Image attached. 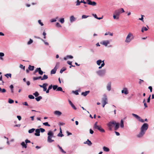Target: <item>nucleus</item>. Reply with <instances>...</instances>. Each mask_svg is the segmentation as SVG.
<instances>
[{"mask_svg":"<svg viewBox=\"0 0 154 154\" xmlns=\"http://www.w3.org/2000/svg\"><path fill=\"white\" fill-rule=\"evenodd\" d=\"M97 124V122H96L95 123L93 127L94 129H97L102 133H104L105 132V130L101 127V126L98 125Z\"/></svg>","mask_w":154,"mask_h":154,"instance_id":"obj_1","label":"nucleus"},{"mask_svg":"<svg viewBox=\"0 0 154 154\" xmlns=\"http://www.w3.org/2000/svg\"><path fill=\"white\" fill-rule=\"evenodd\" d=\"M134 38V37L133 34L131 32H129L126 37L125 42L127 43H129Z\"/></svg>","mask_w":154,"mask_h":154,"instance_id":"obj_2","label":"nucleus"},{"mask_svg":"<svg viewBox=\"0 0 154 154\" xmlns=\"http://www.w3.org/2000/svg\"><path fill=\"white\" fill-rule=\"evenodd\" d=\"M48 137L47 140L49 143H51L54 141V140L51 139L52 137L54 136V134L52 131H48Z\"/></svg>","mask_w":154,"mask_h":154,"instance_id":"obj_3","label":"nucleus"},{"mask_svg":"<svg viewBox=\"0 0 154 154\" xmlns=\"http://www.w3.org/2000/svg\"><path fill=\"white\" fill-rule=\"evenodd\" d=\"M116 122L115 121H112L109 122L107 124L109 129L110 131H112V128L116 124Z\"/></svg>","mask_w":154,"mask_h":154,"instance_id":"obj_4","label":"nucleus"},{"mask_svg":"<svg viewBox=\"0 0 154 154\" xmlns=\"http://www.w3.org/2000/svg\"><path fill=\"white\" fill-rule=\"evenodd\" d=\"M148 125L146 123H144L141 127L140 130L145 132L148 128Z\"/></svg>","mask_w":154,"mask_h":154,"instance_id":"obj_5","label":"nucleus"},{"mask_svg":"<svg viewBox=\"0 0 154 154\" xmlns=\"http://www.w3.org/2000/svg\"><path fill=\"white\" fill-rule=\"evenodd\" d=\"M132 115L133 116H134V117L136 118V119H138V120L139 121H140L142 122H144V120L143 119H141V118L138 115H137L134 114V113H132Z\"/></svg>","mask_w":154,"mask_h":154,"instance_id":"obj_6","label":"nucleus"},{"mask_svg":"<svg viewBox=\"0 0 154 154\" xmlns=\"http://www.w3.org/2000/svg\"><path fill=\"white\" fill-rule=\"evenodd\" d=\"M105 72L106 70L105 69L99 70L97 72V74L100 76L103 75L105 74Z\"/></svg>","mask_w":154,"mask_h":154,"instance_id":"obj_7","label":"nucleus"},{"mask_svg":"<svg viewBox=\"0 0 154 154\" xmlns=\"http://www.w3.org/2000/svg\"><path fill=\"white\" fill-rule=\"evenodd\" d=\"M87 4H88L91 5L92 6H95L97 3H96L95 2H92L90 0H87Z\"/></svg>","mask_w":154,"mask_h":154,"instance_id":"obj_8","label":"nucleus"},{"mask_svg":"<svg viewBox=\"0 0 154 154\" xmlns=\"http://www.w3.org/2000/svg\"><path fill=\"white\" fill-rule=\"evenodd\" d=\"M48 85V84L47 83H44L42 85H39V86L41 88H43V91H45L47 90L46 87Z\"/></svg>","mask_w":154,"mask_h":154,"instance_id":"obj_9","label":"nucleus"},{"mask_svg":"<svg viewBox=\"0 0 154 154\" xmlns=\"http://www.w3.org/2000/svg\"><path fill=\"white\" fill-rule=\"evenodd\" d=\"M102 102L103 103H105L106 104L107 103V98L106 95L104 96V97L102 99Z\"/></svg>","mask_w":154,"mask_h":154,"instance_id":"obj_10","label":"nucleus"},{"mask_svg":"<svg viewBox=\"0 0 154 154\" xmlns=\"http://www.w3.org/2000/svg\"><path fill=\"white\" fill-rule=\"evenodd\" d=\"M145 132L144 131H143L140 130V133L137 135V137H140L143 136L145 134Z\"/></svg>","mask_w":154,"mask_h":154,"instance_id":"obj_11","label":"nucleus"},{"mask_svg":"<svg viewBox=\"0 0 154 154\" xmlns=\"http://www.w3.org/2000/svg\"><path fill=\"white\" fill-rule=\"evenodd\" d=\"M109 43V40H105L103 41L101 44L105 46H106Z\"/></svg>","mask_w":154,"mask_h":154,"instance_id":"obj_12","label":"nucleus"},{"mask_svg":"<svg viewBox=\"0 0 154 154\" xmlns=\"http://www.w3.org/2000/svg\"><path fill=\"white\" fill-rule=\"evenodd\" d=\"M122 93H124L125 94H128V92L127 88H124V89L122 91Z\"/></svg>","mask_w":154,"mask_h":154,"instance_id":"obj_13","label":"nucleus"},{"mask_svg":"<svg viewBox=\"0 0 154 154\" xmlns=\"http://www.w3.org/2000/svg\"><path fill=\"white\" fill-rule=\"evenodd\" d=\"M36 133L34 134V135L36 136H40V131L39 129H36L35 130Z\"/></svg>","mask_w":154,"mask_h":154,"instance_id":"obj_14","label":"nucleus"},{"mask_svg":"<svg viewBox=\"0 0 154 154\" xmlns=\"http://www.w3.org/2000/svg\"><path fill=\"white\" fill-rule=\"evenodd\" d=\"M114 14L116 15H119L121 14V11L119 9L116 10L114 12Z\"/></svg>","mask_w":154,"mask_h":154,"instance_id":"obj_15","label":"nucleus"},{"mask_svg":"<svg viewBox=\"0 0 154 154\" xmlns=\"http://www.w3.org/2000/svg\"><path fill=\"white\" fill-rule=\"evenodd\" d=\"M54 114L56 115L60 116L62 114V113L59 111H55L54 112Z\"/></svg>","mask_w":154,"mask_h":154,"instance_id":"obj_16","label":"nucleus"},{"mask_svg":"<svg viewBox=\"0 0 154 154\" xmlns=\"http://www.w3.org/2000/svg\"><path fill=\"white\" fill-rule=\"evenodd\" d=\"M114 130L116 131L119 128V123H117L116 122V124H115L114 125Z\"/></svg>","mask_w":154,"mask_h":154,"instance_id":"obj_17","label":"nucleus"},{"mask_svg":"<svg viewBox=\"0 0 154 154\" xmlns=\"http://www.w3.org/2000/svg\"><path fill=\"white\" fill-rule=\"evenodd\" d=\"M90 92V91H86L85 92H82L81 93V95L84 96H86L88 95Z\"/></svg>","mask_w":154,"mask_h":154,"instance_id":"obj_18","label":"nucleus"},{"mask_svg":"<svg viewBox=\"0 0 154 154\" xmlns=\"http://www.w3.org/2000/svg\"><path fill=\"white\" fill-rule=\"evenodd\" d=\"M111 82H109L107 84V89L108 91H110L111 90Z\"/></svg>","mask_w":154,"mask_h":154,"instance_id":"obj_19","label":"nucleus"},{"mask_svg":"<svg viewBox=\"0 0 154 154\" xmlns=\"http://www.w3.org/2000/svg\"><path fill=\"white\" fill-rule=\"evenodd\" d=\"M85 144H87L89 146H91V145L92 143L88 139L87 140V141H86L84 143Z\"/></svg>","mask_w":154,"mask_h":154,"instance_id":"obj_20","label":"nucleus"},{"mask_svg":"<svg viewBox=\"0 0 154 154\" xmlns=\"http://www.w3.org/2000/svg\"><path fill=\"white\" fill-rule=\"evenodd\" d=\"M56 70L57 69L56 68V67H55L54 69H53L51 71V74H54L55 73Z\"/></svg>","mask_w":154,"mask_h":154,"instance_id":"obj_21","label":"nucleus"},{"mask_svg":"<svg viewBox=\"0 0 154 154\" xmlns=\"http://www.w3.org/2000/svg\"><path fill=\"white\" fill-rule=\"evenodd\" d=\"M48 78V75H44L43 77L42 78L41 77V80H46Z\"/></svg>","mask_w":154,"mask_h":154,"instance_id":"obj_22","label":"nucleus"},{"mask_svg":"<svg viewBox=\"0 0 154 154\" xmlns=\"http://www.w3.org/2000/svg\"><path fill=\"white\" fill-rule=\"evenodd\" d=\"M21 145L22 146L23 148H26L27 147V145L24 142H23L21 143Z\"/></svg>","mask_w":154,"mask_h":154,"instance_id":"obj_23","label":"nucleus"},{"mask_svg":"<svg viewBox=\"0 0 154 154\" xmlns=\"http://www.w3.org/2000/svg\"><path fill=\"white\" fill-rule=\"evenodd\" d=\"M34 66L29 65L28 67V69L31 71H33L34 69Z\"/></svg>","mask_w":154,"mask_h":154,"instance_id":"obj_24","label":"nucleus"},{"mask_svg":"<svg viewBox=\"0 0 154 154\" xmlns=\"http://www.w3.org/2000/svg\"><path fill=\"white\" fill-rule=\"evenodd\" d=\"M103 149L104 151L105 152H109V148L105 146H103Z\"/></svg>","mask_w":154,"mask_h":154,"instance_id":"obj_25","label":"nucleus"},{"mask_svg":"<svg viewBox=\"0 0 154 154\" xmlns=\"http://www.w3.org/2000/svg\"><path fill=\"white\" fill-rule=\"evenodd\" d=\"M67 63L70 65L69 68H71L72 67H75V66L72 65V62L68 61L67 62Z\"/></svg>","mask_w":154,"mask_h":154,"instance_id":"obj_26","label":"nucleus"},{"mask_svg":"<svg viewBox=\"0 0 154 154\" xmlns=\"http://www.w3.org/2000/svg\"><path fill=\"white\" fill-rule=\"evenodd\" d=\"M38 72L39 74L42 75L43 73V72L41 70L40 68H38Z\"/></svg>","mask_w":154,"mask_h":154,"instance_id":"obj_27","label":"nucleus"},{"mask_svg":"<svg viewBox=\"0 0 154 154\" xmlns=\"http://www.w3.org/2000/svg\"><path fill=\"white\" fill-rule=\"evenodd\" d=\"M70 21L71 22H72L75 20V18L73 16H71L70 18Z\"/></svg>","mask_w":154,"mask_h":154,"instance_id":"obj_28","label":"nucleus"},{"mask_svg":"<svg viewBox=\"0 0 154 154\" xmlns=\"http://www.w3.org/2000/svg\"><path fill=\"white\" fill-rule=\"evenodd\" d=\"M57 91H62L63 92H64V91H63V89H62V88L61 87H57V89L56 90Z\"/></svg>","mask_w":154,"mask_h":154,"instance_id":"obj_29","label":"nucleus"},{"mask_svg":"<svg viewBox=\"0 0 154 154\" xmlns=\"http://www.w3.org/2000/svg\"><path fill=\"white\" fill-rule=\"evenodd\" d=\"M66 70V67H63L60 70V73H62L63 71H65Z\"/></svg>","mask_w":154,"mask_h":154,"instance_id":"obj_30","label":"nucleus"},{"mask_svg":"<svg viewBox=\"0 0 154 154\" xmlns=\"http://www.w3.org/2000/svg\"><path fill=\"white\" fill-rule=\"evenodd\" d=\"M102 63V61L101 60H99L97 61V64L98 66L100 65Z\"/></svg>","mask_w":154,"mask_h":154,"instance_id":"obj_31","label":"nucleus"},{"mask_svg":"<svg viewBox=\"0 0 154 154\" xmlns=\"http://www.w3.org/2000/svg\"><path fill=\"white\" fill-rule=\"evenodd\" d=\"M148 30V29L146 27H143L141 29V32H143L144 31H146Z\"/></svg>","mask_w":154,"mask_h":154,"instance_id":"obj_32","label":"nucleus"},{"mask_svg":"<svg viewBox=\"0 0 154 154\" xmlns=\"http://www.w3.org/2000/svg\"><path fill=\"white\" fill-rule=\"evenodd\" d=\"M4 56V53L2 52H0V59L1 60H3V58L2 57H3Z\"/></svg>","mask_w":154,"mask_h":154,"instance_id":"obj_33","label":"nucleus"},{"mask_svg":"<svg viewBox=\"0 0 154 154\" xmlns=\"http://www.w3.org/2000/svg\"><path fill=\"white\" fill-rule=\"evenodd\" d=\"M42 98V97L41 96H39L37 97H36L35 98V100L37 101H39Z\"/></svg>","mask_w":154,"mask_h":154,"instance_id":"obj_34","label":"nucleus"},{"mask_svg":"<svg viewBox=\"0 0 154 154\" xmlns=\"http://www.w3.org/2000/svg\"><path fill=\"white\" fill-rule=\"evenodd\" d=\"M35 129L34 128H32L29 130L28 132L29 133H32L35 131Z\"/></svg>","mask_w":154,"mask_h":154,"instance_id":"obj_35","label":"nucleus"},{"mask_svg":"<svg viewBox=\"0 0 154 154\" xmlns=\"http://www.w3.org/2000/svg\"><path fill=\"white\" fill-rule=\"evenodd\" d=\"M5 76L8 78L9 77L11 78V73H7L5 74Z\"/></svg>","mask_w":154,"mask_h":154,"instance_id":"obj_36","label":"nucleus"},{"mask_svg":"<svg viewBox=\"0 0 154 154\" xmlns=\"http://www.w3.org/2000/svg\"><path fill=\"white\" fill-rule=\"evenodd\" d=\"M41 79V76H39L38 77H34L33 78V80L34 81L36 80L39 79Z\"/></svg>","mask_w":154,"mask_h":154,"instance_id":"obj_37","label":"nucleus"},{"mask_svg":"<svg viewBox=\"0 0 154 154\" xmlns=\"http://www.w3.org/2000/svg\"><path fill=\"white\" fill-rule=\"evenodd\" d=\"M120 126L122 128H123L124 127L123 121L122 120H121L120 122Z\"/></svg>","mask_w":154,"mask_h":154,"instance_id":"obj_38","label":"nucleus"},{"mask_svg":"<svg viewBox=\"0 0 154 154\" xmlns=\"http://www.w3.org/2000/svg\"><path fill=\"white\" fill-rule=\"evenodd\" d=\"M8 102L10 103H12L14 102V101L13 100H12L11 99H8Z\"/></svg>","mask_w":154,"mask_h":154,"instance_id":"obj_39","label":"nucleus"},{"mask_svg":"<svg viewBox=\"0 0 154 154\" xmlns=\"http://www.w3.org/2000/svg\"><path fill=\"white\" fill-rule=\"evenodd\" d=\"M111 35V36H112L113 35V33H111V32H106V33L105 34V35Z\"/></svg>","mask_w":154,"mask_h":154,"instance_id":"obj_40","label":"nucleus"},{"mask_svg":"<svg viewBox=\"0 0 154 154\" xmlns=\"http://www.w3.org/2000/svg\"><path fill=\"white\" fill-rule=\"evenodd\" d=\"M118 15H116L115 14L113 15V18L114 19H119V17L117 16Z\"/></svg>","mask_w":154,"mask_h":154,"instance_id":"obj_41","label":"nucleus"},{"mask_svg":"<svg viewBox=\"0 0 154 154\" xmlns=\"http://www.w3.org/2000/svg\"><path fill=\"white\" fill-rule=\"evenodd\" d=\"M43 125L46 126H48V127L50 126V125L48 124V122H45L43 123Z\"/></svg>","mask_w":154,"mask_h":154,"instance_id":"obj_42","label":"nucleus"},{"mask_svg":"<svg viewBox=\"0 0 154 154\" xmlns=\"http://www.w3.org/2000/svg\"><path fill=\"white\" fill-rule=\"evenodd\" d=\"M89 16H87L86 15H82V19H85V18H87V17H89Z\"/></svg>","mask_w":154,"mask_h":154,"instance_id":"obj_43","label":"nucleus"},{"mask_svg":"<svg viewBox=\"0 0 154 154\" xmlns=\"http://www.w3.org/2000/svg\"><path fill=\"white\" fill-rule=\"evenodd\" d=\"M60 22L62 23H63L64 22V18H62L60 19Z\"/></svg>","mask_w":154,"mask_h":154,"instance_id":"obj_44","label":"nucleus"},{"mask_svg":"<svg viewBox=\"0 0 154 154\" xmlns=\"http://www.w3.org/2000/svg\"><path fill=\"white\" fill-rule=\"evenodd\" d=\"M33 94L35 96V97H37L39 95V94L38 92L36 91Z\"/></svg>","mask_w":154,"mask_h":154,"instance_id":"obj_45","label":"nucleus"},{"mask_svg":"<svg viewBox=\"0 0 154 154\" xmlns=\"http://www.w3.org/2000/svg\"><path fill=\"white\" fill-rule=\"evenodd\" d=\"M29 98L30 99H34V97L32 95H29L28 96Z\"/></svg>","mask_w":154,"mask_h":154,"instance_id":"obj_46","label":"nucleus"},{"mask_svg":"<svg viewBox=\"0 0 154 154\" xmlns=\"http://www.w3.org/2000/svg\"><path fill=\"white\" fill-rule=\"evenodd\" d=\"M58 17H57L55 19H52L51 20V22H56L57 21L56 19H58Z\"/></svg>","mask_w":154,"mask_h":154,"instance_id":"obj_47","label":"nucleus"},{"mask_svg":"<svg viewBox=\"0 0 154 154\" xmlns=\"http://www.w3.org/2000/svg\"><path fill=\"white\" fill-rule=\"evenodd\" d=\"M81 3V2H80L79 1V0H77L76 1V5H80Z\"/></svg>","mask_w":154,"mask_h":154,"instance_id":"obj_48","label":"nucleus"},{"mask_svg":"<svg viewBox=\"0 0 154 154\" xmlns=\"http://www.w3.org/2000/svg\"><path fill=\"white\" fill-rule=\"evenodd\" d=\"M57 87L58 86L57 85H54L52 86V88L54 90H55L57 89Z\"/></svg>","mask_w":154,"mask_h":154,"instance_id":"obj_49","label":"nucleus"},{"mask_svg":"<svg viewBox=\"0 0 154 154\" xmlns=\"http://www.w3.org/2000/svg\"><path fill=\"white\" fill-rule=\"evenodd\" d=\"M39 129H40V131L42 133H43V132H44L45 131V129L43 128H40Z\"/></svg>","mask_w":154,"mask_h":154,"instance_id":"obj_50","label":"nucleus"},{"mask_svg":"<svg viewBox=\"0 0 154 154\" xmlns=\"http://www.w3.org/2000/svg\"><path fill=\"white\" fill-rule=\"evenodd\" d=\"M33 42V41L31 39H30L29 41L28 42L27 44L28 45H29L32 43Z\"/></svg>","mask_w":154,"mask_h":154,"instance_id":"obj_51","label":"nucleus"},{"mask_svg":"<svg viewBox=\"0 0 154 154\" xmlns=\"http://www.w3.org/2000/svg\"><path fill=\"white\" fill-rule=\"evenodd\" d=\"M56 26H57L58 27H61V25L60 24L58 23H57L56 24Z\"/></svg>","mask_w":154,"mask_h":154,"instance_id":"obj_52","label":"nucleus"},{"mask_svg":"<svg viewBox=\"0 0 154 154\" xmlns=\"http://www.w3.org/2000/svg\"><path fill=\"white\" fill-rule=\"evenodd\" d=\"M59 149L63 153H66V152L63 150V149H62L61 147Z\"/></svg>","mask_w":154,"mask_h":154,"instance_id":"obj_53","label":"nucleus"},{"mask_svg":"<svg viewBox=\"0 0 154 154\" xmlns=\"http://www.w3.org/2000/svg\"><path fill=\"white\" fill-rule=\"evenodd\" d=\"M46 32H44L43 33V35H44V39H45L46 38Z\"/></svg>","mask_w":154,"mask_h":154,"instance_id":"obj_54","label":"nucleus"},{"mask_svg":"<svg viewBox=\"0 0 154 154\" xmlns=\"http://www.w3.org/2000/svg\"><path fill=\"white\" fill-rule=\"evenodd\" d=\"M20 67L21 69H23L24 70L25 69V66H23V65L20 64Z\"/></svg>","mask_w":154,"mask_h":154,"instance_id":"obj_55","label":"nucleus"},{"mask_svg":"<svg viewBox=\"0 0 154 154\" xmlns=\"http://www.w3.org/2000/svg\"><path fill=\"white\" fill-rule=\"evenodd\" d=\"M38 23L41 26H43V23L41 22L40 20H38Z\"/></svg>","mask_w":154,"mask_h":154,"instance_id":"obj_56","label":"nucleus"},{"mask_svg":"<svg viewBox=\"0 0 154 154\" xmlns=\"http://www.w3.org/2000/svg\"><path fill=\"white\" fill-rule=\"evenodd\" d=\"M143 17H144V16H143V15H141V18H139V20H141L142 21H143Z\"/></svg>","mask_w":154,"mask_h":154,"instance_id":"obj_57","label":"nucleus"},{"mask_svg":"<svg viewBox=\"0 0 154 154\" xmlns=\"http://www.w3.org/2000/svg\"><path fill=\"white\" fill-rule=\"evenodd\" d=\"M119 9L121 11V13H123L125 11L124 10V9L123 8H121Z\"/></svg>","mask_w":154,"mask_h":154,"instance_id":"obj_58","label":"nucleus"},{"mask_svg":"<svg viewBox=\"0 0 154 154\" xmlns=\"http://www.w3.org/2000/svg\"><path fill=\"white\" fill-rule=\"evenodd\" d=\"M66 57H67L68 58L72 59L73 58V57L71 55H68L66 56Z\"/></svg>","mask_w":154,"mask_h":154,"instance_id":"obj_59","label":"nucleus"},{"mask_svg":"<svg viewBox=\"0 0 154 154\" xmlns=\"http://www.w3.org/2000/svg\"><path fill=\"white\" fill-rule=\"evenodd\" d=\"M90 133L91 134H93L94 132L93 130L91 129H90L89 130Z\"/></svg>","mask_w":154,"mask_h":154,"instance_id":"obj_60","label":"nucleus"},{"mask_svg":"<svg viewBox=\"0 0 154 154\" xmlns=\"http://www.w3.org/2000/svg\"><path fill=\"white\" fill-rule=\"evenodd\" d=\"M74 93L76 95H77L79 94V93L78 91H73Z\"/></svg>","mask_w":154,"mask_h":154,"instance_id":"obj_61","label":"nucleus"},{"mask_svg":"<svg viewBox=\"0 0 154 154\" xmlns=\"http://www.w3.org/2000/svg\"><path fill=\"white\" fill-rule=\"evenodd\" d=\"M71 106L75 110H76V108L75 107V105L73 104Z\"/></svg>","mask_w":154,"mask_h":154,"instance_id":"obj_62","label":"nucleus"},{"mask_svg":"<svg viewBox=\"0 0 154 154\" xmlns=\"http://www.w3.org/2000/svg\"><path fill=\"white\" fill-rule=\"evenodd\" d=\"M17 117L18 118V120L19 121L21 119V117L20 116H17Z\"/></svg>","mask_w":154,"mask_h":154,"instance_id":"obj_63","label":"nucleus"},{"mask_svg":"<svg viewBox=\"0 0 154 154\" xmlns=\"http://www.w3.org/2000/svg\"><path fill=\"white\" fill-rule=\"evenodd\" d=\"M92 15L94 16L95 18L97 19V15L96 14H92Z\"/></svg>","mask_w":154,"mask_h":154,"instance_id":"obj_64","label":"nucleus"}]
</instances>
